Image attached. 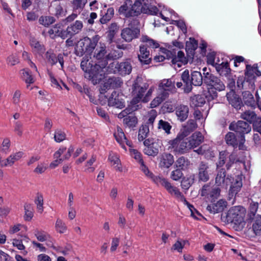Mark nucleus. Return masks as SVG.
I'll return each instance as SVG.
<instances>
[{
  "label": "nucleus",
  "instance_id": "17",
  "mask_svg": "<svg viewBox=\"0 0 261 261\" xmlns=\"http://www.w3.org/2000/svg\"><path fill=\"white\" fill-rule=\"evenodd\" d=\"M45 59L51 66L55 65L58 61L61 65V69H63L64 68V58L61 54L57 56L53 50H49L45 54Z\"/></svg>",
  "mask_w": 261,
  "mask_h": 261
},
{
  "label": "nucleus",
  "instance_id": "38",
  "mask_svg": "<svg viewBox=\"0 0 261 261\" xmlns=\"http://www.w3.org/2000/svg\"><path fill=\"white\" fill-rule=\"evenodd\" d=\"M106 47L103 44L95 49L94 57H95L97 60H99L98 62H100V64H101L102 61L104 60L107 62L108 59L106 58Z\"/></svg>",
  "mask_w": 261,
  "mask_h": 261
},
{
  "label": "nucleus",
  "instance_id": "60",
  "mask_svg": "<svg viewBox=\"0 0 261 261\" xmlns=\"http://www.w3.org/2000/svg\"><path fill=\"white\" fill-rule=\"evenodd\" d=\"M186 47L188 51H194L198 47V42L194 38H190L189 41L186 42Z\"/></svg>",
  "mask_w": 261,
  "mask_h": 261
},
{
  "label": "nucleus",
  "instance_id": "9",
  "mask_svg": "<svg viewBox=\"0 0 261 261\" xmlns=\"http://www.w3.org/2000/svg\"><path fill=\"white\" fill-rule=\"evenodd\" d=\"M143 144L145 146L143 149L144 153L148 156L154 157L159 153L162 142L159 139L148 138L144 141Z\"/></svg>",
  "mask_w": 261,
  "mask_h": 261
},
{
  "label": "nucleus",
  "instance_id": "47",
  "mask_svg": "<svg viewBox=\"0 0 261 261\" xmlns=\"http://www.w3.org/2000/svg\"><path fill=\"white\" fill-rule=\"evenodd\" d=\"M141 41L145 43L144 45L152 48H156L159 47V44L155 40L150 39L147 36H143L141 38Z\"/></svg>",
  "mask_w": 261,
  "mask_h": 261
},
{
  "label": "nucleus",
  "instance_id": "39",
  "mask_svg": "<svg viewBox=\"0 0 261 261\" xmlns=\"http://www.w3.org/2000/svg\"><path fill=\"white\" fill-rule=\"evenodd\" d=\"M172 63L173 64H176L178 67H180L182 65L186 64L187 60L185 57L184 53L180 50L178 51L177 55L176 54L174 55Z\"/></svg>",
  "mask_w": 261,
  "mask_h": 261
},
{
  "label": "nucleus",
  "instance_id": "61",
  "mask_svg": "<svg viewBox=\"0 0 261 261\" xmlns=\"http://www.w3.org/2000/svg\"><path fill=\"white\" fill-rule=\"evenodd\" d=\"M55 228L57 232L60 233H65L67 230V227L62 220L57 219L56 224Z\"/></svg>",
  "mask_w": 261,
  "mask_h": 261
},
{
  "label": "nucleus",
  "instance_id": "2",
  "mask_svg": "<svg viewBox=\"0 0 261 261\" xmlns=\"http://www.w3.org/2000/svg\"><path fill=\"white\" fill-rule=\"evenodd\" d=\"M88 60H83L81 63V67L83 71H85V76L86 78L91 80L93 84L98 83L105 76L106 74V66L108 65V62L106 60L98 62L95 65H93L89 63Z\"/></svg>",
  "mask_w": 261,
  "mask_h": 261
},
{
  "label": "nucleus",
  "instance_id": "56",
  "mask_svg": "<svg viewBox=\"0 0 261 261\" xmlns=\"http://www.w3.org/2000/svg\"><path fill=\"white\" fill-rule=\"evenodd\" d=\"M167 97L165 94L158 92V95L150 103L151 108H156L159 106Z\"/></svg>",
  "mask_w": 261,
  "mask_h": 261
},
{
  "label": "nucleus",
  "instance_id": "31",
  "mask_svg": "<svg viewBox=\"0 0 261 261\" xmlns=\"http://www.w3.org/2000/svg\"><path fill=\"white\" fill-rule=\"evenodd\" d=\"M23 155V152L21 151L11 154L6 160L2 161L1 167L12 166L15 162L19 160Z\"/></svg>",
  "mask_w": 261,
  "mask_h": 261
},
{
  "label": "nucleus",
  "instance_id": "25",
  "mask_svg": "<svg viewBox=\"0 0 261 261\" xmlns=\"http://www.w3.org/2000/svg\"><path fill=\"white\" fill-rule=\"evenodd\" d=\"M226 97L229 104L236 109L240 110L243 108L242 99L233 91L227 93L226 94Z\"/></svg>",
  "mask_w": 261,
  "mask_h": 261
},
{
  "label": "nucleus",
  "instance_id": "63",
  "mask_svg": "<svg viewBox=\"0 0 261 261\" xmlns=\"http://www.w3.org/2000/svg\"><path fill=\"white\" fill-rule=\"evenodd\" d=\"M54 139L57 142L60 143L66 139L65 133L61 129H57L55 132Z\"/></svg>",
  "mask_w": 261,
  "mask_h": 261
},
{
  "label": "nucleus",
  "instance_id": "51",
  "mask_svg": "<svg viewBox=\"0 0 261 261\" xmlns=\"http://www.w3.org/2000/svg\"><path fill=\"white\" fill-rule=\"evenodd\" d=\"M24 219L25 221H30L34 216L33 207L32 204L25 203L24 206Z\"/></svg>",
  "mask_w": 261,
  "mask_h": 261
},
{
  "label": "nucleus",
  "instance_id": "14",
  "mask_svg": "<svg viewBox=\"0 0 261 261\" xmlns=\"http://www.w3.org/2000/svg\"><path fill=\"white\" fill-rule=\"evenodd\" d=\"M174 83L171 79L162 80L159 85L158 92L165 94L166 96L168 97L170 93L175 91Z\"/></svg>",
  "mask_w": 261,
  "mask_h": 261
},
{
  "label": "nucleus",
  "instance_id": "49",
  "mask_svg": "<svg viewBox=\"0 0 261 261\" xmlns=\"http://www.w3.org/2000/svg\"><path fill=\"white\" fill-rule=\"evenodd\" d=\"M149 132V126L146 124L142 125L139 130L138 133V140L139 141H143L144 140H146V138L148 136V135Z\"/></svg>",
  "mask_w": 261,
  "mask_h": 261
},
{
  "label": "nucleus",
  "instance_id": "18",
  "mask_svg": "<svg viewBox=\"0 0 261 261\" xmlns=\"http://www.w3.org/2000/svg\"><path fill=\"white\" fill-rule=\"evenodd\" d=\"M257 71L258 67L257 65H254L252 66L248 64L246 65L244 77L245 80H246V82H248V83L250 84L251 88H253L254 85V74L256 73L257 75H258Z\"/></svg>",
  "mask_w": 261,
  "mask_h": 261
},
{
  "label": "nucleus",
  "instance_id": "43",
  "mask_svg": "<svg viewBox=\"0 0 261 261\" xmlns=\"http://www.w3.org/2000/svg\"><path fill=\"white\" fill-rule=\"evenodd\" d=\"M255 113L251 110H246L241 114L240 117L247 121L250 123H252L257 117Z\"/></svg>",
  "mask_w": 261,
  "mask_h": 261
},
{
  "label": "nucleus",
  "instance_id": "55",
  "mask_svg": "<svg viewBox=\"0 0 261 261\" xmlns=\"http://www.w3.org/2000/svg\"><path fill=\"white\" fill-rule=\"evenodd\" d=\"M109 160L113 165H115V168L116 170L122 171V168L119 166L120 161L116 154H110L109 156Z\"/></svg>",
  "mask_w": 261,
  "mask_h": 261
},
{
  "label": "nucleus",
  "instance_id": "24",
  "mask_svg": "<svg viewBox=\"0 0 261 261\" xmlns=\"http://www.w3.org/2000/svg\"><path fill=\"white\" fill-rule=\"evenodd\" d=\"M108 105L119 109H122L125 107L123 99L120 98L119 93L116 91H114L112 93L108 99Z\"/></svg>",
  "mask_w": 261,
  "mask_h": 261
},
{
  "label": "nucleus",
  "instance_id": "16",
  "mask_svg": "<svg viewBox=\"0 0 261 261\" xmlns=\"http://www.w3.org/2000/svg\"><path fill=\"white\" fill-rule=\"evenodd\" d=\"M49 11L58 18L64 17L67 13L66 9L58 0H55L51 3L49 7Z\"/></svg>",
  "mask_w": 261,
  "mask_h": 261
},
{
  "label": "nucleus",
  "instance_id": "15",
  "mask_svg": "<svg viewBox=\"0 0 261 261\" xmlns=\"http://www.w3.org/2000/svg\"><path fill=\"white\" fill-rule=\"evenodd\" d=\"M119 13L126 17L138 16L137 9L135 8V3L133 5L131 1H126L119 8Z\"/></svg>",
  "mask_w": 261,
  "mask_h": 261
},
{
  "label": "nucleus",
  "instance_id": "58",
  "mask_svg": "<svg viewBox=\"0 0 261 261\" xmlns=\"http://www.w3.org/2000/svg\"><path fill=\"white\" fill-rule=\"evenodd\" d=\"M35 203L39 213H42L43 211V197L41 194L38 193L35 199Z\"/></svg>",
  "mask_w": 261,
  "mask_h": 261
},
{
  "label": "nucleus",
  "instance_id": "42",
  "mask_svg": "<svg viewBox=\"0 0 261 261\" xmlns=\"http://www.w3.org/2000/svg\"><path fill=\"white\" fill-rule=\"evenodd\" d=\"M22 71V78L25 82L28 84L27 87L29 88V85L34 83L35 80L32 75V72L29 69H23Z\"/></svg>",
  "mask_w": 261,
  "mask_h": 261
},
{
  "label": "nucleus",
  "instance_id": "44",
  "mask_svg": "<svg viewBox=\"0 0 261 261\" xmlns=\"http://www.w3.org/2000/svg\"><path fill=\"white\" fill-rule=\"evenodd\" d=\"M205 103V98L201 95H196L191 97V105L192 107H200Z\"/></svg>",
  "mask_w": 261,
  "mask_h": 261
},
{
  "label": "nucleus",
  "instance_id": "50",
  "mask_svg": "<svg viewBox=\"0 0 261 261\" xmlns=\"http://www.w3.org/2000/svg\"><path fill=\"white\" fill-rule=\"evenodd\" d=\"M119 27L116 23H112L109 27L108 37L110 42H112L116 34L117 33Z\"/></svg>",
  "mask_w": 261,
  "mask_h": 261
},
{
  "label": "nucleus",
  "instance_id": "28",
  "mask_svg": "<svg viewBox=\"0 0 261 261\" xmlns=\"http://www.w3.org/2000/svg\"><path fill=\"white\" fill-rule=\"evenodd\" d=\"M174 162V157L171 154L164 153L160 156L159 166L161 168H169Z\"/></svg>",
  "mask_w": 261,
  "mask_h": 261
},
{
  "label": "nucleus",
  "instance_id": "6",
  "mask_svg": "<svg viewBox=\"0 0 261 261\" xmlns=\"http://www.w3.org/2000/svg\"><path fill=\"white\" fill-rule=\"evenodd\" d=\"M229 129L239 135L240 138L239 149L244 150L245 148L244 143L245 141L244 135L251 131V126L250 124L243 120H239L237 122H231L229 126Z\"/></svg>",
  "mask_w": 261,
  "mask_h": 261
},
{
  "label": "nucleus",
  "instance_id": "30",
  "mask_svg": "<svg viewBox=\"0 0 261 261\" xmlns=\"http://www.w3.org/2000/svg\"><path fill=\"white\" fill-rule=\"evenodd\" d=\"M138 58L142 64L148 65L151 62L149 51L145 45L140 46V54L138 55Z\"/></svg>",
  "mask_w": 261,
  "mask_h": 261
},
{
  "label": "nucleus",
  "instance_id": "26",
  "mask_svg": "<svg viewBox=\"0 0 261 261\" xmlns=\"http://www.w3.org/2000/svg\"><path fill=\"white\" fill-rule=\"evenodd\" d=\"M227 206V202L223 199H220L216 203H212L207 205L206 209L213 214L222 212Z\"/></svg>",
  "mask_w": 261,
  "mask_h": 261
},
{
  "label": "nucleus",
  "instance_id": "13",
  "mask_svg": "<svg viewBox=\"0 0 261 261\" xmlns=\"http://www.w3.org/2000/svg\"><path fill=\"white\" fill-rule=\"evenodd\" d=\"M140 29L129 25L124 28L121 32V38L126 42H130L133 39L137 38L140 35Z\"/></svg>",
  "mask_w": 261,
  "mask_h": 261
},
{
  "label": "nucleus",
  "instance_id": "27",
  "mask_svg": "<svg viewBox=\"0 0 261 261\" xmlns=\"http://www.w3.org/2000/svg\"><path fill=\"white\" fill-rule=\"evenodd\" d=\"M198 178L199 181L206 182L208 180V166L204 162H201L198 166Z\"/></svg>",
  "mask_w": 261,
  "mask_h": 261
},
{
  "label": "nucleus",
  "instance_id": "29",
  "mask_svg": "<svg viewBox=\"0 0 261 261\" xmlns=\"http://www.w3.org/2000/svg\"><path fill=\"white\" fill-rule=\"evenodd\" d=\"M204 137L200 132H196L194 133L188 139V145L190 149L195 148L199 146L203 141Z\"/></svg>",
  "mask_w": 261,
  "mask_h": 261
},
{
  "label": "nucleus",
  "instance_id": "41",
  "mask_svg": "<svg viewBox=\"0 0 261 261\" xmlns=\"http://www.w3.org/2000/svg\"><path fill=\"white\" fill-rule=\"evenodd\" d=\"M190 165V162L189 160L184 156H181L176 161L175 166L176 168L185 170L189 168Z\"/></svg>",
  "mask_w": 261,
  "mask_h": 261
},
{
  "label": "nucleus",
  "instance_id": "5",
  "mask_svg": "<svg viewBox=\"0 0 261 261\" xmlns=\"http://www.w3.org/2000/svg\"><path fill=\"white\" fill-rule=\"evenodd\" d=\"M181 79L185 85V91L187 92L192 90V85L201 86L203 81V78L200 72L192 71L190 76L189 71L188 69L185 70L181 73Z\"/></svg>",
  "mask_w": 261,
  "mask_h": 261
},
{
  "label": "nucleus",
  "instance_id": "10",
  "mask_svg": "<svg viewBox=\"0 0 261 261\" xmlns=\"http://www.w3.org/2000/svg\"><path fill=\"white\" fill-rule=\"evenodd\" d=\"M99 39V37L98 35H95L92 39L85 37L80 40L77 47L80 48L79 49L81 53H91L95 48Z\"/></svg>",
  "mask_w": 261,
  "mask_h": 261
},
{
  "label": "nucleus",
  "instance_id": "40",
  "mask_svg": "<svg viewBox=\"0 0 261 261\" xmlns=\"http://www.w3.org/2000/svg\"><path fill=\"white\" fill-rule=\"evenodd\" d=\"M30 44L33 48V51L38 55H41L45 50L44 45L41 44L37 40L34 38L31 39Z\"/></svg>",
  "mask_w": 261,
  "mask_h": 261
},
{
  "label": "nucleus",
  "instance_id": "57",
  "mask_svg": "<svg viewBox=\"0 0 261 261\" xmlns=\"http://www.w3.org/2000/svg\"><path fill=\"white\" fill-rule=\"evenodd\" d=\"M123 123L129 127H134L137 123V118L134 116L129 115L124 118Z\"/></svg>",
  "mask_w": 261,
  "mask_h": 261
},
{
  "label": "nucleus",
  "instance_id": "8",
  "mask_svg": "<svg viewBox=\"0 0 261 261\" xmlns=\"http://www.w3.org/2000/svg\"><path fill=\"white\" fill-rule=\"evenodd\" d=\"M187 136V134L179 132L176 138L170 142L171 146L175 151L183 154L190 149L188 139L186 138Z\"/></svg>",
  "mask_w": 261,
  "mask_h": 261
},
{
  "label": "nucleus",
  "instance_id": "3",
  "mask_svg": "<svg viewBox=\"0 0 261 261\" xmlns=\"http://www.w3.org/2000/svg\"><path fill=\"white\" fill-rule=\"evenodd\" d=\"M148 87V84L143 81L141 77L137 76L132 86L133 104L136 105L140 101L147 102L149 100L153 89L151 88L146 92Z\"/></svg>",
  "mask_w": 261,
  "mask_h": 261
},
{
  "label": "nucleus",
  "instance_id": "34",
  "mask_svg": "<svg viewBox=\"0 0 261 261\" xmlns=\"http://www.w3.org/2000/svg\"><path fill=\"white\" fill-rule=\"evenodd\" d=\"M122 81L120 77H112L109 78L103 85L106 89L117 88L121 87Z\"/></svg>",
  "mask_w": 261,
  "mask_h": 261
},
{
  "label": "nucleus",
  "instance_id": "54",
  "mask_svg": "<svg viewBox=\"0 0 261 261\" xmlns=\"http://www.w3.org/2000/svg\"><path fill=\"white\" fill-rule=\"evenodd\" d=\"M55 21V18L51 16H42L39 19V23L45 27L49 26L54 23Z\"/></svg>",
  "mask_w": 261,
  "mask_h": 261
},
{
  "label": "nucleus",
  "instance_id": "62",
  "mask_svg": "<svg viewBox=\"0 0 261 261\" xmlns=\"http://www.w3.org/2000/svg\"><path fill=\"white\" fill-rule=\"evenodd\" d=\"M96 157L95 155H92L91 159L88 160L85 165V171L88 173H92L94 172L95 168L92 166L93 164L95 162Z\"/></svg>",
  "mask_w": 261,
  "mask_h": 261
},
{
  "label": "nucleus",
  "instance_id": "48",
  "mask_svg": "<svg viewBox=\"0 0 261 261\" xmlns=\"http://www.w3.org/2000/svg\"><path fill=\"white\" fill-rule=\"evenodd\" d=\"M114 14V10L113 8L110 7L107 9V12L102 15L100 19V21L102 24H105L109 21L113 17Z\"/></svg>",
  "mask_w": 261,
  "mask_h": 261
},
{
  "label": "nucleus",
  "instance_id": "22",
  "mask_svg": "<svg viewBox=\"0 0 261 261\" xmlns=\"http://www.w3.org/2000/svg\"><path fill=\"white\" fill-rule=\"evenodd\" d=\"M242 106H246L252 109L256 108V101L253 94L249 91H245L242 93Z\"/></svg>",
  "mask_w": 261,
  "mask_h": 261
},
{
  "label": "nucleus",
  "instance_id": "64",
  "mask_svg": "<svg viewBox=\"0 0 261 261\" xmlns=\"http://www.w3.org/2000/svg\"><path fill=\"white\" fill-rule=\"evenodd\" d=\"M123 56V52L119 50H113L107 55L106 58L108 60H116L121 58Z\"/></svg>",
  "mask_w": 261,
  "mask_h": 261
},
{
  "label": "nucleus",
  "instance_id": "33",
  "mask_svg": "<svg viewBox=\"0 0 261 261\" xmlns=\"http://www.w3.org/2000/svg\"><path fill=\"white\" fill-rule=\"evenodd\" d=\"M73 151L74 148L71 146H70L67 150L66 147H61L54 153V158L58 159L63 155L61 158L63 159V161L68 159L70 157L71 154Z\"/></svg>",
  "mask_w": 261,
  "mask_h": 261
},
{
  "label": "nucleus",
  "instance_id": "1",
  "mask_svg": "<svg viewBox=\"0 0 261 261\" xmlns=\"http://www.w3.org/2000/svg\"><path fill=\"white\" fill-rule=\"evenodd\" d=\"M148 179H150L154 184L158 186L164 187L167 192L171 195L182 201L185 204L187 205L191 211V215L196 219H199L198 216L201 217L200 214L194 208V207L190 204L184 197L179 189L173 186L167 179L164 177L162 175H155L153 174Z\"/></svg>",
  "mask_w": 261,
  "mask_h": 261
},
{
  "label": "nucleus",
  "instance_id": "21",
  "mask_svg": "<svg viewBox=\"0 0 261 261\" xmlns=\"http://www.w3.org/2000/svg\"><path fill=\"white\" fill-rule=\"evenodd\" d=\"M114 136L118 143L125 150L127 149L125 144L127 145L128 147H131L132 142L127 140L122 129L120 126H117L116 130L114 132Z\"/></svg>",
  "mask_w": 261,
  "mask_h": 261
},
{
  "label": "nucleus",
  "instance_id": "37",
  "mask_svg": "<svg viewBox=\"0 0 261 261\" xmlns=\"http://www.w3.org/2000/svg\"><path fill=\"white\" fill-rule=\"evenodd\" d=\"M215 67L217 72L222 76H226L230 72L229 63L227 61H222L221 63L216 62Z\"/></svg>",
  "mask_w": 261,
  "mask_h": 261
},
{
  "label": "nucleus",
  "instance_id": "20",
  "mask_svg": "<svg viewBox=\"0 0 261 261\" xmlns=\"http://www.w3.org/2000/svg\"><path fill=\"white\" fill-rule=\"evenodd\" d=\"M231 182V176H227L226 177L225 170L222 168L218 171L215 179L216 184L218 186H221L226 188Z\"/></svg>",
  "mask_w": 261,
  "mask_h": 261
},
{
  "label": "nucleus",
  "instance_id": "4",
  "mask_svg": "<svg viewBox=\"0 0 261 261\" xmlns=\"http://www.w3.org/2000/svg\"><path fill=\"white\" fill-rule=\"evenodd\" d=\"M77 16L78 14L77 13L72 12L70 15L62 20V22L65 25L70 23L66 29L67 38L68 37H73L82 31L84 27L83 21L76 20L73 22Z\"/></svg>",
  "mask_w": 261,
  "mask_h": 261
},
{
  "label": "nucleus",
  "instance_id": "36",
  "mask_svg": "<svg viewBox=\"0 0 261 261\" xmlns=\"http://www.w3.org/2000/svg\"><path fill=\"white\" fill-rule=\"evenodd\" d=\"M114 65L118 67V73L122 75L129 74L132 70V65L129 61L115 63Z\"/></svg>",
  "mask_w": 261,
  "mask_h": 261
},
{
  "label": "nucleus",
  "instance_id": "59",
  "mask_svg": "<svg viewBox=\"0 0 261 261\" xmlns=\"http://www.w3.org/2000/svg\"><path fill=\"white\" fill-rule=\"evenodd\" d=\"M158 127L159 129L164 130L166 134H170V130L172 128V126L167 121L163 120H160L159 121Z\"/></svg>",
  "mask_w": 261,
  "mask_h": 261
},
{
  "label": "nucleus",
  "instance_id": "12",
  "mask_svg": "<svg viewBox=\"0 0 261 261\" xmlns=\"http://www.w3.org/2000/svg\"><path fill=\"white\" fill-rule=\"evenodd\" d=\"M128 147L130 156L140 165V170L149 178L153 173L150 171L148 167L145 165L141 153L137 149L132 148V143H131V147Z\"/></svg>",
  "mask_w": 261,
  "mask_h": 261
},
{
  "label": "nucleus",
  "instance_id": "23",
  "mask_svg": "<svg viewBox=\"0 0 261 261\" xmlns=\"http://www.w3.org/2000/svg\"><path fill=\"white\" fill-rule=\"evenodd\" d=\"M229 189V194L232 196L236 195L241 189L242 187V177L241 175H238L235 178L231 176V182Z\"/></svg>",
  "mask_w": 261,
  "mask_h": 261
},
{
  "label": "nucleus",
  "instance_id": "46",
  "mask_svg": "<svg viewBox=\"0 0 261 261\" xmlns=\"http://www.w3.org/2000/svg\"><path fill=\"white\" fill-rule=\"evenodd\" d=\"M197 127V124L195 120L193 119L189 120L187 124L184 126L183 128L180 131V133L187 134V136L193 132Z\"/></svg>",
  "mask_w": 261,
  "mask_h": 261
},
{
  "label": "nucleus",
  "instance_id": "45",
  "mask_svg": "<svg viewBox=\"0 0 261 261\" xmlns=\"http://www.w3.org/2000/svg\"><path fill=\"white\" fill-rule=\"evenodd\" d=\"M87 2V0H73L72 2L73 12L77 11L80 13L84 9Z\"/></svg>",
  "mask_w": 261,
  "mask_h": 261
},
{
  "label": "nucleus",
  "instance_id": "19",
  "mask_svg": "<svg viewBox=\"0 0 261 261\" xmlns=\"http://www.w3.org/2000/svg\"><path fill=\"white\" fill-rule=\"evenodd\" d=\"M66 30L63 29L62 24L58 23L53 26L48 31V33L51 38L59 37L63 39L67 38Z\"/></svg>",
  "mask_w": 261,
  "mask_h": 261
},
{
  "label": "nucleus",
  "instance_id": "32",
  "mask_svg": "<svg viewBox=\"0 0 261 261\" xmlns=\"http://www.w3.org/2000/svg\"><path fill=\"white\" fill-rule=\"evenodd\" d=\"M189 109L188 106L180 105L176 108V115L180 121H184L188 117Z\"/></svg>",
  "mask_w": 261,
  "mask_h": 261
},
{
  "label": "nucleus",
  "instance_id": "7",
  "mask_svg": "<svg viewBox=\"0 0 261 261\" xmlns=\"http://www.w3.org/2000/svg\"><path fill=\"white\" fill-rule=\"evenodd\" d=\"M154 0H136L135 8L138 15L141 13L156 15L159 12L158 8L153 5Z\"/></svg>",
  "mask_w": 261,
  "mask_h": 261
},
{
  "label": "nucleus",
  "instance_id": "52",
  "mask_svg": "<svg viewBox=\"0 0 261 261\" xmlns=\"http://www.w3.org/2000/svg\"><path fill=\"white\" fill-rule=\"evenodd\" d=\"M252 229L254 233L256 235L261 232V215H257L254 218V221L252 224Z\"/></svg>",
  "mask_w": 261,
  "mask_h": 261
},
{
  "label": "nucleus",
  "instance_id": "53",
  "mask_svg": "<svg viewBox=\"0 0 261 261\" xmlns=\"http://www.w3.org/2000/svg\"><path fill=\"white\" fill-rule=\"evenodd\" d=\"M205 75L203 77V82L207 85L212 86L216 81H218V77L210 72L205 73Z\"/></svg>",
  "mask_w": 261,
  "mask_h": 261
},
{
  "label": "nucleus",
  "instance_id": "35",
  "mask_svg": "<svg viewBox=\"0 0 261 261\" xmlns=\"http://www.w3.org/2000/svg\"><path fill=\"white\" fill-rule=\"evenodd\" d=\"M225 140L227 145L232 146L234 148H236L240 145V136L237 138L236 135L232 132L228 133L225 137Z\"/></svg>",
  "mask_w": 261,
  "mask_h": 261
},
{
  "label": "nucleus",
  "instance_id": "11",
  "mask_svg": "<svg viewBox=\"0 0 261 261\" xmlns=\"http://www.w3.org/2000/svg\"><path fill=\"white\" fill-rule=\"evenodd\" d=\"M245 211L244 208L242 206L232 207L228 211L227 218L232 222L240 223L243 221Z\"/></svg>",
  "mask_w": 261,
  "mask_h": 261
}]
</instances>
